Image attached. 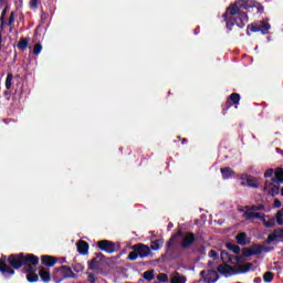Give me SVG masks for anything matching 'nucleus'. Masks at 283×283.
Here are the masks:
<instances>
[{
    "mask_svg": "<svg viewBox=\"0 0 283 283\" xmlns=\"http://www.w3.org/2000/svg\"><path fill=\"white\" fill-rule=\"evenodd\" d=\"M133 252L128 254V260H138V258H149L151 255V248L144 243H137L132 247Z\"/></svg>",
    "mask_w": 283,
    "mask_h": 283,
    "instance_id": "nucleus-1",
    "label": "nucleus"
},
{
    "mask_svg": "<svg viewBox=\"0 0 283 283\" xmlns=\"http://www.w3.org/2000/svg\"><path fill=\"white\" fill-rule=\"evenodd\" d=\"M263 209L264 205L247 206V211L243 213V217L245 218V220H253L254 218H256L258 220H264V218H266V214H264V212H258L262 211Z\"/></svg>",
    "mask_w": 283,
    "mask_h": 283,
    "instance_id": "nucleus-2",
    "label": "nucleus"
},
{
    "mask_svg": "<svg viewBox=\"0 0 283 283\" xmlns=\"http://www.w3.org/2000/svg\"><path fill=\"white\" fill-rule=\"evenodd\" d=\"M178 235H180V244L184 249H189V247H191V244H193V242L196 241V235H193V233L191 232H185V233H179L176 234L175 237H172L168 244L171 245L174 244V241L176 240V238H178Z\"/></svg>",
    "mask_w": 283,
    "mask_h": 283,
    "instance_id": "nucleus-3",
    "label": "nucleus"
},
{
    "mask_svg": "<svg viewBox=\"0 0 283 283\" xmlns=\"http://www.w3.org/2000/svg\"><path fill=\"white\" fill-rule=\"evenodd\" d=\"M10 266L13 269H21L24 264V255L23 254H11L8 259Z\"/></svg>",
    "mask_w": 283,
    "mask_h": 283,
    "instance_id": "nucleus-4",
    "label": "nucleus"
},
{
    "mask_svg": "<svg viewBox=\"0 0 283 283\" xmlns=\"http://www.w3.org/2000/svg\"><path fill=\"white\" fill-rule=\"evenodd\" d=\"M36 264H39V258L34 254L24 255V265L27 266V271H32Z\"/></svg>",
    "mask_w": 283,
    "mask_h": 283,
    "instance_id": "nucleus-5",
    "label": "nucleus"
},
{
    "mask_svg": "<svg viewBox=\"0 0 283 283\" xmlns=\"http://www.w3.org/2000/svg\"><path fill=\"white\" fill-rule=\"evenodd\" d=\"M264 192L268 193V196H277L280 193V185L266 181Z\"/></svg>",
    "mask_w": 283,
    "mask_h": 283,
    "instance_id": "nucleus-6",
    "label": "nucleus"
},
{
    "mask_svg": "<svg viewBox=\"0 0 283 283\" xmlns=\"http://www.w3.org/2000/svg\"><path fill=\"white\" fill-rule=\"evenodd\" d=\"M97 247L102 250V251H106V253H114L115 251V247L114 243L107 240H102L97 242Z\"/></svg>",
    "mask_w": 283,
    "mask_h": 283,
    "instance_id": "nucleus-7",
    "label": "nucleus"
},
{
    "mask_svg": "<svg viewBox=\"0 0 283 283\" xmlns=\"http://www.w3.org/2000/svg\"><path fill=\"white\" fill-rule=\"evenodd\" d=\"M76 247H77L78 253H81L82 255H87L90 251V244L86 241L80 240L76 243Z\"/></svg>",
    "mask_w": 283,
    "mask_h": 283,
    "instance_id": "nucleus-8",
    "label": "nucleus"
},
{
    "mask_svg": "<svg viewBox=\"0 0 283 283\" xmlns=\"http://www.w3.org/2000/svg\"><path fill=\"white\" fill-rule=\"evenodd\" d=\"M170 283H187V277L175 272L170 274Z\"/></svg>",
    "mask_w": 283,
    "mask_h": 283,
    "instance_id": "nucleus-9",
    "label": "nucleus"
},
{
    "mask_svg": "<svg viewBox=\"0 0 283 283\" xmlns=\"http://www.w3.org/2000/svg\"><path fill=\"white\" fill-rule=\"evenodd\" d=\"M39 275H40L42 282L48 283V282H50V280H52L50 270H48L45 268H40Z\"/></svg>",
    "mask_w": 283,
    "mask_h": 283,
    "instance_id": "nucleus-10",
    "label": "nucleus"
},
{
    "mask_svg": "<svg viewBox=\"0 0 283 283\" xmlns=\"http://www.w3.org/2000/svg\"><path fill=\"white\" fill-rule=\"evenodd\" d=\"M239 12H240V7L238 6V3H235V4L230 6L227 9L224 17H233V15L238 14Z\"/></svg>",
    "mask_w": 283,
    "mask_h": 283,
    "instance_id": "nucleus-11",
    "label": "nucleus"
},
{
    "mask_svg": "<svg viewBox=\"0 0 283 283\" xmlns=\"http://www.w3.org/2000/svg\"><path fill=\"white\" fill-rule=\"evenodd\" d=\"M42 264H44V266H54L56 264V258L50 256V255H43Z\"/></svg>",
    "mask_w": 283,
    "mask_h": 283,
    "instance_id": "nucleus-12",
    "label": "nucleus"
},
{
    "mask_svg": "<svg viewBox=\"0 0 283 283\" xmlns=\"http://www.w3.org/2000/svg\"><path fill=\"white\" fill-rule=\"evenodd\" d=\"M0 271L1 273H10L11 275H14V270H12L6 262L0 260Z\"/></svg>",
    "mask_w": 283,
    "mask_h": 283,
    "instance_id": "nucleus-13",
    "label": "nucleus"
},
{
    "mask_svg": "<svg viewBox=\"0 0 283 283\" xmlns=\"http://www.w3.org/2000/svg\"><path fill=\"white\" fill-rule=\"evenodd\" d=\"M164 242L165 241L163 239H158V240L151 241L150 242V249L153 251H158L163 247Z\"/></svg>",
    "mask_w": 283,
    "mask_h": 283,
    "instance_id": "nucleus-14",
    "label": "nucleus"
},
{
    "mask_svg": "<svg viewBox=\"0 0 283 283\" xmlns=\"http://www.w3.org/2000/svg\"><path fill=\"white\" fill-rule=\"evenodd\" d=\"M260 28V32H262V34H266V32H269V30H271V24H269V21L263 20L261 22V24L259 25Z\"/></svg>",
    "mask_w": 283,
    "mask_h": 283,
    "instance_id": "nucleus-15",
    "label": "nucleus"
},
{
    "mask_svg": "<svg viewBox=\"0 0 283 283\" xmlns=\"http://www.w3.org/2000/svg\"><path fill=\"white\" fill-rule=\"evenodd\" d=\"M260 253H262V247L254 245L250 250H248L247 255H260Z\"/></svg>",
    "mask_w": 283,
    "mask_h": 283,
    "instance_id": "nucleus-16",
    "label": "nucleus"
},
{
    "mask_svg": "<svg viewBox=\"0 0 283 283\" xmlns=\"http://www.w3.org/2000/svg\"><path fill=\"white\" fill-rule=\"evenodd\" d=\"M60 272L62 273L63 277H73L74 272H72V269L67 266H62L60 269Z\"/></svg>",
    "mask_w": 283,
    "mask_h": 283,
    "instance_id": "nucleus-17",
    "label": "nucleus"
},
{
    "mask_svg": "<svg viewBox=\"0 0 283 283\" xmlns=\"http://www.w3.org/2000/svg\"><path fill=\"white\" fill-rule=\"evenodd\" d=\"M237 242L238 244H241L242 247H244V244H247V233L241 232L237 235Z\"/></svg>",
    "mask_w": 283,
    "mask_h": 283,
    "instance_id": "nucleus-18",
    "label": "nucleus"
},
{
    "mask_svg": "<svg viewBox=\"0 0 283 283\" xmlns=\"http://www.w3.org/2000/svg\"><path fill=\"white\" fill-rule=\"evenodd\" d=\"M276 182H283V168H277L274 171Z\"/></svg>",
    "mask_w": 283,
    "mask_h": 283,
    "instance_id": "nucleus-19",
    "label": "nucleus"
},
{
    "mask_svg": "<svg viewBox=\"0 0 283 283\" xmlns=\"http://www.w3.org/2000/svg\"><path fill=\"white\" fill-rule=\"evenodd\" d=\"M28 282H39V275L32 271L27 274Z\"/></svg>",
    "mask_w": 283,
    "mask_h": 283,
    "instance_id": "nucleus-20",
    "label": "nucleus"
},
{
    "mask_svg": "<svg viewBox=\"0 0 283 283\" xmlns=\"http://www.w3.org/2000/svg\"><path fill=\"white\" fill-rule=\"evenodd\" d=\"M221 174L223 178H231V176H233V171L231 168L227 167V168H221Z\"/></svg>",
    "mask_w": 283,
    "mask_h": 283,
    "instance_id": "nucleus-21",
    "label": "nucleus"
},
{
    "mask_svg": "<svg viewBox=\"0 0 283 283\" xmlns=\"http://www.w3.org/2000/svg\"><path fill=\"white\" fill-rule=\"evenodd\" d=\"M88 269L91 271H98V259L91 260V262L88 263Z\"/></svg>",
    "mask_w": 283,
    "mask_h": 283,
    "instance_id": "nucleus-22",
    "label": "nucleus"
},
{
    "mask_svg": "<svg viewBox=\"0 0 283 283\" xmlns=\"http://www.w3.org/2000/svg\"><path fill=\"white\" fill-rule=\"evenodd\" d=\"M263 222V226L266 227V229H271L272 227H275V220L270 219L269 221H266V218L263 217V220H261Z\"/></svg>",
    "mask_w": 283,
    "mask_h": 283,
    "instance_id": "nucleus-23",
    "label": "nucleus"
},
{
    "mask_svg": "<svg viewBox=\"0 0 283 283\" xmlns=\"http://www.w3.org/2000/svg\"><path fill=\"white\" fill-rule=\"evenodd\" d=\"M229 98L233 103V105H239L240 104V94L232 93Z\"/></svg>",
    "mask_w": 283,
    "mask_h": 283,
    "instance_id": "nucleus-24",
    "label": "nucleus"
},
{
    "mask_svg": "<svg viewBox=\"0 0 283 283\" xmlns=\"http://www.w3.org/2000/svg\"><path fill=\"white\" fill-rule=\"evenodd\" d=\"M275 220L277 224L283 226V208L276 212Z\"/></svg>",
    "mask_w": 283,
    "mask_h": 283,
    "instance_id": "nucleus-25",
    "label": "nucleus"
},
{
    "mask_svg": "<svg viewBox=\"0 0 283 283\" xmlns=\"http://www.w3.org/2000/svg\"><path fill=\"white\" fill-rule=\"evenodd\" d=\"M227 249L232 251V253H240V247L233 244V243H227Z\"/></svg>",
    "mask_w": 283,
    "mask_h": 283,
    "instance_id": "nucleus-26",
    "label": "nucleus"
},
{
    "mask_svg": "<svg viewBox=\"0 0 283 283\" xmlns=\"http://www.w3.org/2000/svg\"><path fill=\"white\" fill-rule=\"evenodd\" d=\"M208 276L211 279H208V282H217L218 281V273L216 271H209Z\"/></svg>",
    "mask_w": 283,
    "mask_h": 283,
    "instance_id": "nucleus-27",
    "label": "nucleus"
},
{
    "mask_svg": "<svg viewBox=\"0 0 283 283\" xmlns=\"http://www.w3.org/2000/svg\"><path fill=\"white\" fill-rule=\"evenodd\" d=\"M219 273H229L231 271V266L227 264H221L218 266Z\"/></svg>",
    "mask_w": 283,
    "mask_h": 283,
    "instance_id": "nucleus-28",
    "label": "nucleus"
},
{
    "mask_svg": "<svg viewBox=\"0 0 283 283\" xmlns=\"http://www.w3.org/2000/svg\"><path fill=\"white\" fill-rule=\"evenodd\" d=\"M12 78H14V76L11 73H9L6 80L7 90H10V87H12Z\"/></svg>",
    "mask_w": 283,
    "mask_h": 283,
    "instance_id": "nucleus-29",
    "label": "nucleus"
},
{
    "mask_svg": "<svg viewBox=\"0 0 283 283\" xmlns=\"http://www.w3.org/2000/svg\"><path fill=\"white\" fill-rule=\"evenodd\" d=\"M42 50H43V46L41 45V43H38L33 48V54H35V56H39V54H41Z\"/></svg>",
    "mask_w": 283,
    "mask_h": 283,
    "instance_id": "nucleus-30",
    "label": "nucleus"
},
{
    "mask_svg": "<svg viewBox=\"0 0 283 283\" xmlns=\"http://www.w3.org/2000/svg\"><path fill=\"white\" fill-rule=\"evenodd\" d=\"M247 182L249 187H258V179L254 177H248Z\"/></svg>",
    "mask_w": 283,
    "mask_h": 283,
    "instance_id": "nucleus-31",
    "label": "nucleus"
},
{
    "mask_svg": "<svg viewBox=\"0 0 283 283\" xmlns=\"http://www.w3.org/2000/svg\"><path fill=\"white\" fill-rule=\"evenodd\" d=\"M157 280H158V282L167 283V282H169V276L165 273H160L157 275Z\"/></svg>",
    "mask_w": 283,
    "mask_h": 283,
    "instance_id": "nucleus-32",
    "label": "nucleus"
},
{
    "mask_svg": "<svg viewBox=\"0 0 283 283\" xmlns=\"http://www.w3.org/2000/svg\"><path fill=\"white\" fill-rule=\"evenodd\" d=\"M237 6H239L240 8H244V10H247L249 8V0H238Z\"/></svg>",
    "mask_w": 283,
    "mask_h": 283,
    "instance_id": "nucleus-33",
    "label": "nucleus"
},
{
    "mask_svg": "<svg viewBox=\"0 0 283 283\" xmlns=\"http://www.w3.org/2000/svg\"><path fill=\"white\" fill-rule=\"evenodd\" d=\"M19 50H27L28 49V40H20L18 43Z\"/></svg>",
    "mask_w": 283,
    "mask_h": 283,
    "instance_id": "nucleus-34",
    "label": "nucleus"
},
{
    "mask_svg": "<svg viewBox=\"0 0 283 283\" xmlns=\"http://www.w3.org/2000/svg\"><path fill=\"white\" fill-rule=\"evenodd\" d=\"M248 30L250 32H260V25L252 23V24L248 25Z\"/></svg>",
    "mask_w": 283,
    "mask_h": 283,
    "instance_id": "nucleus-35",
    "label": "nucleus"
},
{
    "mask_svg": "<svg viewBox=\"0 0 283 283\" xmlns=\"http://www.w3.org/2000/svg\"><path fill=\"white\" fill-rule=\"evenodd\" d=\"M263 280H264V282H272L273 281V272H266L263 275Z\"/></svg>",
    "mask_w": 283,
    "mask_h": 283,
    "instance_id": "nucleus-36",
    "label": "nucleus"
},
{
    "mask_svg": "<svg viewBox=\"0 0 283 283\" xmlns=\"http://www.w3.org/2000/svg\"><path fill=\"white\" fill-rule=\"evenodd\" d=\"M144 279L145 280H154V270H151V271H146L145 273H144Z\"/></svg>",
    "mask_w": 283,
    "mask_h": 283,
    "instance_id": "nucleus-37",
    "label": "nucleus"
},
{
    "mask_svg": "<svg viewBox=\"0 0 283 283\" xmlns=\"http://www.w3.org/2000/svg\"><path fill=\"white\" fill-rule=\"evenodd\" d=\"M29 6L31 10H36L39 8V0H30Z\"/></svg>",
    "mask_w": 283,
    "mask_h": 283,
    "instance_id": "nucleus-38",
    "label": "nucleus"
},
{
    "mask_svg": "<svg viewBox=\"0 0 283 283\" xmlns=\"http://www.w3.org/2000/svg\"><path fill=\"white\" fill-rule=\"evenodd\" d=\"M209 258H211L212 260H218L219 255L218 252L216 250H210L209 252Z\"/></svg>",
    "mask_w": 283,
    "mask_h": 283,
    "instance_id": "nucleus-39",
    "label": "nucleus"
},
{
    "mask_svg": "<svg viewBox=\"0 0 283 283\" xmlns=\"http://www.w3.org/2000/svg\"><path fill=\"white\" fill-rule=\"evenodd\" d=\"M239 19H241L242 23H249V15L247 13H240Z\"/></svg>",
    "mask_w": 283,
    "mask_h": 283,
    "instance_id": "nucleus-40",
    "label": "nucleus"
},
{
    "mask_svg": "<svg viewBox=\"0 0 283 283\" xmlns=\"http://www.w3.org/2000/svg\"><path fill=\"white\" fill-rule=\"evenodd\" d=\"M85 268L81 264V263H75L74 265V271H76V273H81Z\"/></svg>",
    "mask_w": 283,
    "mask_h": 283,
    "instance_id": "nucleus-41",
    "label": "nucleus"
},
{
    "mask_svg": "<svg viewBox=\"0 0 283 283\" xmlns=\"http://www.w3.org/2000/svg\"><path fill=\"white\" fill-rule=\"evenodd\" d=\"M275 171L273 170V168H270L268 170H265L264 177L265 178H271V176H273Z\"/></svg>",
    "mask_w": 283,
    "mask_h": 283,
    "instance_id": "nucleus-42",
    "label": "nucleus"
},
{
    "mask_svg": "<svg viewBox=\"0 0 283 283\" xmlns=\"http://www.w3.org/2000/svg\"><path fill=\"white\" fill-rule=\"evenodd\" d=\"M88 282L96 283V277L94 276V274H88Z\"/></svg>",
    "mask_w": 283,
    "mask_h": 283,
    "instance_id": "nucleus-43",
    "label": "nucleus"
},
{
    "mask_svg": "<svg viewBox=\"0 0 283 283\" xmlns=\"http://www.w3.org/2000/svg\"><path fill=\"white\" fill-rule=\"evenodd\" d=\"M12 23H14V15L11 13L9 18V25H12Z\"/></svg>",
    "mask_w": 283,
    "mask_h": 283,
    "instance_id": "nucleus-44",
    "label": "nucleus"
},
{
    "mask_svg": "<svg viewBox=\"0 0 283 283\" xmlns=\"http://www.w3.org/2000/svg\"><path fill=\"white\" fill-rule=\"evenodd\" d=\"M274 207L279 208L282 207V202L280 200H274Z\"/></svg>",
    "mask_w": 283,
    "mask_h": 283,
    "instance_id": "nucleus-45",
    "label": "nucleus"
},
{
    "mask_svg": "<svg viewBox=\"0 0 283 283\" xmlns=\"http://www.w3.org/2000/svg\"><path fill=\"white\" fill-rule=\"evenodd\" d=\"M3 43V38L0 34V50H1V44Z\"/></svg>",
    "mask_w": 283,
    "mask_h": 283,
    "instance_id": "nucleus-46",
    "label": "nucleus"
}]
</instances>
